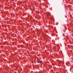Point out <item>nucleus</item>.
<instances>
[{"label": "nucleus", "instance_id": "obj_1", "mask_svg": "<svg viewBox=\"0 0 73 73\" xmlns=\"http://www.w3.org/2000/svg\"><path fill=\"white\" fill-rule=\"evenodd\" d=\"M38 62L39 63H41V62H42V61H39Z\"/></svg>", "mask_w": 73, "mask_h": 73}, {"label": "nucleus", "instance_id": "obj_2", "mask_svg": "<svg viewBox=\"0 0 73 73\" xmlns=\"http://www.w3.org/2000/svg\"><path fill=\"white\" fill-rule=\"evenodd\" d=\"M48 15H50V13H48Z\"/></svg>", "mask_w": 73, "mask_h": 73}]
</instances>
